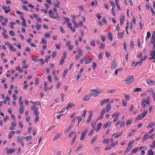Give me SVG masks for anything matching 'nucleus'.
Here are the masks:
<instances>
[{"instance_id": "obj_11", "label": "nucleus", "mask_w": 155, "mask_h": 155, "mask_svg": "<svg viewBox=\"0 0 155 155\" xmlns=\"http://www.w3.org/2000/svg\"><path fill=\"white\" fill-rule=\"evenodd\" d=\"M67 27L68 28L70 29L71 31L73 32L74 33L75 32V29L74 28H72L71 26V24L70 22L67 23Z\"/></svg>"}, {"instance_id": "obj_51", "label": "nucleus", "mask_w": 155, "mask_h": 155, "mask_svg": "<svg viewBox=\"0 0 155 155\" xmlns=\"http://www.w3.org/2000/svg\"><path fill=\"white\" fill-rule=\"evenodd\" d=\"M87 112V110H84L83 111V114L82 115V117H84L86 114V113Z\"/></svg>"}, {"instance_id": "obj_31", "label": "nucleus", "mask_w": 155, "mask_h": 155, "mask_svg": "<svg viewBox=\"0 0 155 155\" xmlns=\"http://www.w3.org/2000/svg\"><path fill=\"white\" fill-rule=\"evenodd\" d=\"M24 139V137H17V141L18 143H20L21 141H23Z\"/></svg>"}, {"instance_id": "obj_9", "label": "nucleus", "mask_w": 155, "mask_h": 155, "mask_svg": "<svg viewBox=\"0 0 155 155\" xmlns=\"http://www.w3.org/2000/svg\"><path fill=\"white\" fill-rule=\"evenodd\" d=\"M26 60L23 59L21 62L22 68L23 69H27L28 67V64H26Z\"/></svg>"}, {"instance_id": "obj_43", "label": "nucleus", "mask_w": 155, "mask_h": 155, "mask_svg": "<svg viewBox=\"0 0 155 155\" xmlns=\"http://www.w3.org/2000/svg\"><path fill=\"white\" fill-rule=\"evenodd\" d=\"M90 45L92 47H94L95 46V41L94 40H92L91 41L90 43Z\"/></svg>"}, {"instance_id": "obj_34", "label": "nucleus", "mask_w": 155, "mask_h": 155, "mask_svg": "<svg viewBox=\"0 0 155 155\" xmlns=\"http://www.w3.org/2000/svg\"><path fill=\"white\" fill-rule=\"evenodd\" d=\"M120 113L119 112H116L115 113H114L112 115L113 117H118L120 115Z\"/></svg>"}, {"instance_id": "obj_44", "label": "nucleus", "mask_w": 155, "mask_h": 155, "mask_svg": "<svg viewBox=\"0 0 155 155\" xmlns=\"http://www.w3.org/2000/svg\"><path fill=\"white\" fill-rule=\"evenodd\" d=\"M135 131L134 130H133L130 133L128 134L129 137H131L135 134Z\"/></svg>"}, {"instance_id": "obj_35", "label": "nucleus", "mask_w": 155, "mask_h": 155, "mask_svg": "<svg viewBox=\"0 0 155 155\" xmlns=\"http://www.w3.org/2000/svg\"><path fill=\"white\" fill-rule=\"evenodd\" d=\"M61 134L60 133L57 134L54 137V138L53 139V140L54 141L57 140L61 135Z\"/></svg>"}, {"instance_id": "obj_32", "label": "nucleus", "mask_w": 155, "mask_h": 155, "mask_svg": "<svg viewBox=\"0 0 155 155\" xmlns=\"http://www.w3.org/2000/svg\"><path fill=\"white\" fill-rule=\"evenodd\" d=\"M147 109H144L143 110V112L141 114V115H142V117H144V116L147 114Z\"/></svg>"}, {"instance_id": "obj_5", "label": "nucleus", "mask_w": 155, "mask_h": 155, "mask_svg": "<svg viewBox=\"0 0 155 155\" xmlns=\"http://www.w3.org/2000/svg\"><path fill=\"white\" fill-rule=\"evenodd\" d=\"M73 136V138L71 141V144H74L75 142V140L76 139V134L75 132H70L68 135V137H71L72 135Z\"/></svg>"}, {"instance_id": "obj_57", "label": "nucleus", "mask_w": 155, "mask_h": 155, "mask_svg": "<svg viewBox=\"0 0 155 155\" xmlns=\"http://www.w3.org/2000/svg\"><path fill=\"white\" fill-rule=\"evenodd\" d=\"M136 66V64H135V61H134L132 63L131 67V69H133L135 68V67Z\"/></svg>"}, {"instance_id": "obj_50", "label": "nucleus", "mask_w": 155, "mask_h": 155, "mask_svg": "<svg viewBox=\"0 0 155 155\" xmlns=\"http://www.w3.org/2000/svg\"><path fill=\"white\" fill-rule=\"evenodd\" d=\"M36 117L35 118L34 121L35 123H37L38 122L39 118V117L38 115L35 116Z\"/></svg>"}, {"instance_id": "obj_58", "label": "nucleus", "mask_w": 155, "mask_h": 155, "mask_svg": "<svg viewBox=\"0 0 155 155\" xmlns=\"http://www.w3.org/2000/svg\"><path fill=\"white\" fill-rule=\"evenodd\" d=\"M48 81L50 83H51L52 82V78L50 75H48Z\"/></svg>"}, {"instance_id": "obj_22", "label": "nucleus", "mask_w": 155, "mask_h": 155, "mask_svg": "<svg viewBox=\"0 0 155 155\" xmlns=\"http://www.w3.org/2000/svg\"><path fill=\"white\" fill-rule=\"evenodd\" d=\"M124 31L123 32L121 33L120 32H118L117 35L118 38L119 39H120L123 38L124 37Z\"/></svg>"}, {"instance_id": "obj_3", "label": "nucleus", "mask_w": 155, "mask_h": 155, "mask_svg": "<svg viewBox=\"0 0 155 155\" xmlns=\"http://www.w3.org/2000/svg\"><path fill=\"white\" fill-rule=\"evenodd\" d=\"M124 81H125L127 84L130 85L134 81V77L133 75H130L127 77Z\"/></svg>"}, {"instance_id": "obj_46", "label": "nucleus", "mask_w": 155, "mask_h": 155, "mask_svg": "<svg viewBox=\"0 0 155 155\" xmlns=\"http://www.w3.org/2000/svg\"><path fill=\"white\" fill-rule=\"evenodd\" d=\"M130 45L131 48H134V41L133 40H131L130 41Z\"/></svg>"}, {"instance_id": "obj_59", "label": "nucleus", "mask_w": 155, "mask_h": 155, "mask_svg": "<svg viewBox=\"0 0 155 155\" xmlns=\"http://www.w3.org/2000/svg\"><path fill=\"white\" fill-rule=\"evenodd\" d=\"M143 61L141 59H140V61H138L137 62H136V65H141Z\"/></svg>"}, {"instance_id": "obj_45", "label": "nucleus", "mask_w": 155, "mask_h": 155, "mask_svg": "<svg viewBox=\"0 0 155 155\" xmlns=\"http://www.w3.org/2000/svg\"><path fill=\"white\" fill-rule=\"evenodd\" d=\"M149 136L147 134H145L143 137L142 141H145L147 140Z\"/></svg>"}, {"instance_id": "obj_21", "label": "nucleus", "mask_w": 155, "mask_h": 155, "mask_svg": "<svg viewBox=\"0 0 155 155\" xmlns=\"http://www.w3.org/2000/svg\"><path fill=\"white\" fill-rule=\"evenodd\" d=\"M85 60V64H87L89 63L92 61V60L90 59L88 57H86V56L84 58Z\"/></svg>"}, {"instance_id": "obj_7", "label": "nucleus", "mask_w": 155, "mask_h": 155, "mask_svg": "<svg viewBox=\"0 0 155 155\" xmlns=\"http://www.w3.org/2000/svg\"><path fill=\"white\" fill-rule=\"evenodd\" d=\"M88 113L89 114L88 117L86 121L87 123H89L90 122L91 120V118L93 116V112L91 110H89Z\"/></svg>"}, {"instance_id": "obj_49", "label": "nucleus", "mask_w": 155, "mask_h": 155, "mask_svg": "<svg viewBox=\"0 0 155 155\" xmlns=\"http://www.w3.org/2000/svg\"><path fill=\"white\" fill-rule=\"evenodd\" d=\"M50 58V55H48L46 57V58L45 60V62L48 63L49 61V59Z\"/></svg>"}, {"instance_id": "obj_20", "label": "nucleus", "mask_w": 155, "mask_h": 155, "mask_svg": "<svg viewBox=\"0 0 155 155\" xmlns=\"http://www.w3.org/2000/svg\"><path fill=\"white\" fill-rule=\"evenodd\" d=\"M75 104L71 102L69 103H68L67 106L66 107L67 110H68V109L72 108L73 107L75 106Z\"/></svg>"}, {"instance_id": "obj_2", "label": "nucleus", "mask_w": 155, "mask_h": 155, "mask_svg": "<svg viewBox=\"0 0 155 155\" xmlns=\"http://www.w3.org/2000/svg\"><path fill=\"white\" fill-rule=\"evenodd\" d=\"M91 92L92 93L90 94V96L96 97L97 96V94H99L102 93L103 92V90H98L93 89L91 90Z\"/></svg>"}, {"instance_id": "obj_64", "label": "nucleus", "mask_w": 155, "mask_h": 155, "mask_svg": "<svg viewBox=\"0 0 155 155\" xmlns=\"http://www.w3.org/2000/svg\"><path fill=\"white\" fill-rule=\"evenodd\" d=\"M148 154L149 155H153V151L152 149H150L148 151Z\"/></svg>"}, {"instance_id": "obj_30", "label": "nucleus", "mask_w": 155, "mask_h": 155, "mask_svg": "<svg viewBox=\"0 0 155 155\" xmlns=\"http://www.w3.org/2000/svg\"><path fill=\"white\" fill-rule=\"evenodd\" d=\"M32 60L34 62H37L38 60L39 59L38 58L37 56H32L31 57Z\"/></svg>"}, {"instance_id": "obj_26", "label": "nucleus", "mask_w": 155, "mask_h": 155, "mask_svg": "<svg viewBox=\"0 0 155 155\" xmlns=\"http://www.w3.org/2000/svg\"><path fill=\"white\" fill-rule=\"evenodd\" d=\"M15 150L13 148L10 149L6 151V153L7 154H12L15 152Z\"/></svg>"}, {"instance_id": "obj_53", "label": "nucleus", "mask_w": 155, "mask_h": 155, "mask_svg": "<svg viewBox=\"0 0 155 155\" xmlns=\"http://www.w3.org/2000/svg\"><path fill=\"white\" fill-rule=\"evenodd\" d=\"M94 150L96 152H98L100 151V148L99 147H95Z\"/></svg>"}, {"instance_id": "obj_12", "label": "nucleus", "mask_w": 155, "mask_h": 155, "mask_svg": "<svg viewBox=\"0 0 155 155\" xmlns=\"http://www.w3.org/2000/svg\"><path fill=\"white\" fill-rule=\"evenodd\" d=\"M111 107V105L110 103L107 104L106 106L105 109L106 112L107 113H109Z\"/></svg>"}, {"instance_id": "obj_36", "label": "nucleus", "mask_w": 155, "mask_h": 155, "mask_svg": "<svg viewBox=\"0 0 155 155\" xmlns=\"http://www.w3.org/2000/svg\"><path fill=\"white\" fill-rule=\"evenodd\" d=\"M112 122H110L109 123L107 122L104 124L103 126V127L104 128H106L108 126H110Z\"/></svg>"}, {"instance_id": "obj_29", "label": "nucleus", "mask_w": 155, "mask_h": 155, "mask_svg": "<svg viewBox=\"0 0 155 155\" xmlns=\"http://www.w3.org/2000/svg\"><path fill=\"white\" fill-rule=\"evenodd\" d=\"M60 3L59 2L57 1V2H56V3H53V5L54 7L55 8H59L60 7H59V5H60Z\"/></svg>"}, {"instance_id": "obj_16", "label": "nucleus", "mask_w": 155, "mask_h": 155, "mask_svg": "<svg viewBox=\"0 0 155 155\" xmlns=\"http://www.w3.org/2000/svg\"><path fill=\"white\" fill-rule=\"evenodd\" d=\"M109 98L101 100L100 102V104L101 105H102L105 103H108L110 101Z\"/></svg>"}, {"instance_id": "obj_37", "label": "nucleus", "mask_w": 155, "mask_h": 155, "mask_svg": "<svg viewBox=\"0 0 155 155\" xmlns=\"http://www.w3.org/2000/svg\"><path fill=\"white\" fill-rule=\"evenodd\" d=\"M110 141V139L108 138H106L105 139L102 141V143H103L108 144Z\"/></svg>"}, {"instance_id": "obj_13", "label": "nucleus", "mask_w": 155, "mask_h": 155, "mask_svg": "<svg viewBox=\"0 0 155 155\" xmlns=\"http://www.w3.org/2000/svg\"><path fill=\"white\" fill-rule=\"evenodd\" d=\"M19 106L20 108L19 110V113L20 114H22L24 112L23 110L24 108V105L22 104H21L20 105H19Z\"/></svg>"}, {"instance_id": "obj_62", "label": "nucleus", "mask_w": 155, "mask_h": 155, "mask_svg": "<svg viewBox=\"0 0 155 155\" xmlns=\"http://www.w3.org/2000/svg\"><path fill=\"white\" fill-rule=\"evenodd\" d=\"M124 96H125V99L127 101H128L129 100L130 98V96L129 95H127L126 94H124Z\"/></svg>"}, {"instance_id": "obj_25", "label": "nucleus", "mask_w": 155, "mask_h": 155, "mask_svg": "<svg viewBox=\"0 0 155 155\" xmlns=\"http://www.w3.org/2000/svg\"><path fill=\"white\" fill-rule=\"evenodd\" d=\"M115 2L117 8V9L118 10H120L121 8L119 4V0H115Z\"/></svg>"}, {"instance_id": "obj_17", "label": "nucleus", "mask_w": 155, "mask_h": 155, "mask_svg": "<svg viewBox=\"0 0 155 155\" xmlns=\"http://www.w3.org/2000/svg\"><path fill=\"white\" fill-rule=\"evenodd\" d=\"M147 84L149 85H153L155 84V82L150 79H147Z\"/></svg>"}, {"instance_id": "obj_42", "label": "nucleus", "mask_w": 155, "mask_h": 155, "mask_svg": "<svg viewBox=\"0 0 155 155\" xmlns=\"http://www.w3.org/2000/svg\"><path fill=\"white\" fill-rule=\"evenodd\" d=\"M150 101V98L149 97H147L146 98V100L145 101L144 103L149 105Z\"/></svg>"}, {"instance_id": "obj_54", "label": "nucleus", "mask_w": 155, "mask_h": 155, "mask_svg": "<svg viewBox=\"0 0 155 155\" xmlns=\"http://www.w3.org/2000/svg\"><path fill=\"white\" fill-rule=\"evenodd\" d=\"M155 147V140H154L150 146V148L153 149Z\"/></svg>"}, {"instance_id": "obj_52", "label": "nucleus", "mask_w": 155, "mask_h": 155, "mask_svg": "<svg viewBox=\"0 0 155 155\" xmlns=\"http://www.w3.org/2000/svg\"><path fill=\"white\" fill-rule=\"evenodd\" d=\"M16 70H18L19 72H22L23 71L22 69H21L20 67L19 66H18L16 68Z\"/></svg>"}, {"instance_id": "obj_40", "label": "nucleus", "mask_w": 155, "mask_h": 155, "mask_svg": "<svg viewBox=\"0 0 155 155\" xmlns=\"http://www.w3.org/2000/svg\"><path fill=\"white\" fill-rule=\"evenodd\" d=\"M101 125L102 124L101 123H100L98 124L97 126V128L96 130L97 132H98L99 131Z\"/></svg>"}, {"instance_id": "obj_38", "label": "nucleus", "mask_w": 155, "mask_h": 155, "mask_svg": "<svg viewBox=\"0 0 155 155\" xmlns=\"http://www.w3.org/2000/svg\"><path fill=\"white\" fill-rule=\"evenodd\" d=\"M35 27L37 28V30H39L41 28V25L40 24H39L38 23H36V25H35Z\"/></svg>"}, {"instance_id": "obj_55", "label": "nucleus", "mask_w": 155, "mask_h": 155, "mask_svg": "<svg viewBox=\"0 0 155 155\" xmlns=\"http://www.w3.org/2000/svg\"><path fill=\"white\" fill-rule=\"evenodd\" d=\"M153 40L154 41H153V42H152V39H151V43L152 45H153V49H155V39H154Z\"/></svg>"}, {"instance_id": "obj_14", "label": "nucleus", "mask_w": 155, "mask_h": 155, "mask_svg": "<svg viewBox=\"0 0 155 155\" xmlns=\"http://www.w3.org/2000/svg\"><path fill=\"white\" fill-rule=\"evenodd\" d=\"M117 65V63L116 60L114 59H113L112 60V62L111 63V68L112 69H114L116 68Z\"/></svg>"}, {"instance_id": "obj_33", "label": "nucleus", "mask_w": 155, "mask_h": 155, "mask_svg": "<svg viewBox=\"0 0 155 155\" xmlns=\"http://www.w3.org/2000/svg\"><path fill=\"white\" fill-rule=\"evenodd\" d=\"M72 127L71 125H69L67 128V129L65 130L64 132L65 133H67L68 132Z\"/></svg>"}, {"instance_id": "obj_10", "label": "nucleus", "mask_w": 155, "mask_h": 155, "mask_svg": "<svg viewBox=\"0 0 155 155\" xmlns=\"http://www.w3.org/2000/svg\"><path fill=\"white\" fill-rule=\"evenodd\" d=\"M3 9L4 11V12L5 13H8L10 11V8L9 6L6 7L5 6H2Z\"/></svg>"}, {"instance_id": "obj_27", "label": "nucleus", "mask_w": 155, "mask_h": 155, "mask_svg": "<svg viewBox=\"0 0 155 155\" xmlns=\"http://www.w3.org/2000/svg\"><path fill=\"white\" fill-rule=\"evenodd\" d=\"M24 137L26 141H29L32 139V136L31 135H28L25 137Z\"/></svg>"}, {"instance_id": "obj_4", "label": "nucleus", "mask_w": 155, "mask_h": 155, "mask_svg": "<svg viewBox=\"0 0 155 155\" xmlns=\"http://www.w3.org/2000/svg\"><path fill=\"white\" fill-rule=\"evenodd\" d=\"M78 54L75 56V60H78L80 57L82 56L83 54V51L82 50L80 49L79 48L77 49Z\"/></svg>"}, {"instance_id": "obj_6", "label": "nucleus", "mask_w": 155, "mask_h": 155, "mask_svg": "<svg viewBox=\"0 0 155 155\" xmlns=\"http://www.w3.org/2000/svg\"><path fill=\"white\" fill-rule=\"evenodd\" d=\"M31 110L33 111V114H35V116L38 115L39 113L38 111V108L36 107L35 105L31 106Z\"/></svg>"}, {"instance_id": "obj_39", "label": "nucleus", "mask_w": 155, "mask_h": 155, "mask_svg": "<svg viewBox=\"0 0 155 155\" xmlns=\"http://www.w3.org/2000/svg\"><path fill=\"white\" fill-rule=\"evenodd\" d=\"M27 82H28L27 81H25L23 82V84H24V86L23 87V89H26L28 86V85L27 84Z\"/></svg>"}, {"instance_id": "obj_23", "label": "nucleus", "mask_w": 155, "mask_h": 155, "mask_svg": "<svg viewBox=\"0 0 155 155\" xmlns=\"http://www.w3.org/2000/svg\"><path fill=\"white\" fill-rule=\"evenodd\" d=\"M150 56H152V59H155V50H152L151 51V53L150 54Z\"/></svg>"}, {"instance_id": "obj_61", "label": "nucleus", "mask_w": 155, "mask_h": 155, "mask_svg": "<svg viewBox=\"0 0 155 155\" xmlns=\"http://www.w3.org/2000/svg\"><path fill=\"white\" fill-rule=\"evenodd\" d=\"M9 48L12 51H16V49L15 48H14L13 46L11 45L9 47Z\"/></svg>"}, {"instance_id": "obj_41", "label": "nucleus", "mask_w": 155, "mask_h": 155, "mask_svg": "<svg viewBox=\"0 0 155 155\" xmlns=\"http://www.w3.org/2000/svg\"><path fill=\"white\" fill-rule=\"evenodd\" d=\"M151 35L150 32H147V36L146 38V41H147L150 37Z\"/></svg>"}, {"instance_id": "obj_15", "label": "nucleus", "mask_w": 155, "mask_h": 155, "mask_svg": "<svg viewBox=\"0 0 155 155\" xmlns=\"http://www.w3.org/2000/svg\"><path fill=\"white\" fill-rule=\"evenodd\" d=\"M125 16L124 15H122L120 17V25H122L124 24V21L125 20Z\"/></svg>"}, {"instance_id": "obj_60", "label": "nucleus", "mask_w": 155, "mask_h": 155, "mask_svg": "<svg viewBox=\"0 0 155 155\" xmlns=\"http://www.w3.org/2000/svg\"><path fill=\"white\" fill-rule=\"evenodd\" d=\"M105 47V45L104 44L102 43L100 44V48L101 49H102L104 48Z\"/></svg>"}, {"instance_id": "obj_47", "label": "nucleus", "mask_w": 155, "mask_h": 155, "mask_svg": "<svg viewBox=\"0 0 155 155\" xmlns=\"http://www.w3.org/2000/svg\"><path fill=\"white\" fill-rule=\"evenodd\" d=\"M108 38L112 41L113 40V36L111 33H109L108 34Z\"/></svg>"}, {"instance_id": "obj_56", "label": "nucleus", "mask_w": 155, "mask_h": 155, "mask_svg": "<svg viewBox=\"0 0 155 155\" xmlns=\"http://www.w3.org/2000/svg\"><path fill=\"white\" fill-rule=\"evenodd\" d=\"M57 54V52L56 51H54L52 52V55H51V58H54L56 56Z\"/></svg>"}, {"instance_id": "obj_48", "label": "nucleus", "mask_w": 155, "mask_h": 155, "mask_svg": "<svg viewBox=\"0 0 155 155\" xmlns=\"http://www.w3.org/2000/svg\"><path fill=\"white\" fill-rule=\"evenodd\" d=\"M64 59L61 58L60 62L59 63V65H62L63 64L64 62Z\"/></svg>"}, {"instance_id": "obj_28", "label": "nucleus", "mask_w": 155, "mask_h": 155, "mask_svg": "<svg viewBox=\"0 0 155 155\" xmlns=\"http://www.w3.org/2000/svg\"><path fill=\"white\" fill-rule=\"evenodd\" d=\"M16 124L15 123L13 122L11 124V126L10 129L11 130H13L15 129V127L16 126Z\"/></svg>"}, {"instance_id": "obj_24", "label": "nucleus", "mask_w": 155, "mask_h": 155, "mask_svg": "<svg viewBox=\"0 0 155 155\" xmlns=\"http://www.w3.org/2000/svg\"><path fill=\"white\" fill-rule=\"evenodd\" d=\"M97 135H95L94 137H93L91 140V144H93L95 140L97 139Z\"/></svg>"}, {"instance_id": "obj_18", "label": "nucleus", "mask_w": 155, "mask_h": 155, "mask_svg": "<svg viewBox=\"0 0 155 155\" xmlns=\"http://www.w3.org/2000/svg\"><path fill=\"white\" fill-rule=\"evenodd\" d=\"M91 96L90 94L89 95H85L83 97L82 100L84 101H87L90 99Z\"/></svg>"}, {"instance_id": "obj_8", "label": "nucleus", "mask_w": 155, "mask_h": 155, "mask_svg": "<svg viewBox=\"0 0 155 155\" xmlns=\"http://www.w3.org/2000/svg\"><path fill=\"white\" fill-rule=\"evenodd\" d=\"M88 132V131L87 129H86L85 130H84L82 133L81 136L80 137V140H83L85 138V136L87 133Z\"/></svg>"}, {"instance_id": "obj_1", "label": "nucleus", "mask_w": 155, "mask_h": 155, "mask_svg": "<svg viewBox=\"0 0 155 155\" xmlns=\"http://www.w3.org/2000/svg\"><path fill=\"white\" fill-rule=\"evenodd\" d=\"M48 13L49 16L50 18L56 19H58L60 18V17L58 13H55L53 12L51 10H50L48 11Z\"/></svg>"}, {"instance_id": "obj_63", "label": "nucleus", "mask_w": 155, "mask_h": 155, "mask_svg": "<svg viewBox=\"0 0 155 155\" xmlns=\"http://www.w3.org/2000/svg\"><path fill=\"white\" fill-rule=\"evenodd\" d=\"M77 119L78 120V124H79V123L81 121L82 119L80 116H78L77 117Z\"/></svg>"}, {"instance_id": "obj_19", "label": "nucleus", "mask_w": 155, "mask_h": 155, "mask_svg": "<svg viewBox=\"0 0 155 155\" xmlns=\"http://www.w3.org/2000/svg\"><path fill=\"white\" fill-rule=\"evenodd\" d=\"M66 45V46L68 47L69 50L71 51L72 50L73 46L71 45L70 42H67Z\"/></svg>"}]
</instances>
